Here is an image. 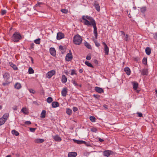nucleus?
Masks as SVG:
<instances>
[{
  "label": "nucleus",
  "instance_id": "1",
  "mask_svg": "<svg viewBox=\"0 0 157 157\" xmlns=\"http://www.w3.org/2000/svg\"><path fill=\"white\" fill-rule=\"evenodd\" d=\"M82 19L84 25L88 26L92 25L94 28V34L98 33L96 22L92 17L88 15H83L82 17Z\"/></svg>",
  "mask_w": 157,
  "mask_h": 157
},
{
  "label": "nucleus",
  "instance_id": "2",
  "mask_svg": "<svg viewBox=\"0 0 157 157\" xmlns=\"http://www.w3.org/2000/svg\"><path fill=\"white\" fill-rule=\"evenodd\" d=\"M82 38L78 34L75 35L73 37V42L75 44L80 45L82 43Z\"/></svg>",
  "mask_w": 157,
  "mask_h": 157
},
{
  "label": "nucleus",
  "instance_id": "3",
  "mask_svg": "<svg viewBox=\"0 0 157 157\" xmlns=\"http://www.w3.org/2000/svg\"><path fill=\"white\" fill-rule=\"evenodd\" d=\"M21 38V34L17 32L15 33L12 36L13 40L15 42H18Z\"/></svg>",
  "mask_w": 157,
  "mask_h": 157
},
{
  "label": "nucleus",
  "instance_id": "4",
  "mask_svg": "<svg viewBox=\"0 0 157 157\" xmlns=\"http://www.w3.org/2000/svg\"><path fill=\"white\" fill-rule=\"evenodd\" d=\"M73 58V56L71 52V50H70L69 52L66 55L65 57V59L67 61H71Z\"/></svg>",
  "mask_w": 157,
  "mask_h": 157
},
{
  "label": "nucleus",
  "instance_id": "5",
  "mask_svg": "<svg viewBox=\"0 0 157 157\" xmlns=\"http://www.w3.org/2000/svg\"><path fill=\"white\" fill-rule=\"evenodd\" d=\"M56 71L54 70H52L48 71L46 75V77L48 78H50L52 77L55 74Z\"/></svg>",
  "mask_w": 157,
  "mask_h": 157
},
{
  "label": "nucleus",
  "instance_id": "6",
  "mask_svg": "<svg viewBox=\"0 0 157 157\" xmlns=\"http://www.w3.org/2000/svg\"><path fill=\"white\" fill-rule=\"evenodd\" d=\"M3 77L5 81H9V79L10 78V75L9 73L6 72L3 75Z\"/></svg>",
  "mask_w": 157,
  "mask_h": 157
},
{
  "label": "nucleus",
  "instance_id": "7",
  "mask_svg": "<svg viewBox=\"0 0 157 157\" xmlns=\"http://www.w3.org/2000/svg\"><path fill=\"white\" fill-rule=\"evenodd\" d=\"M113 153V152L110 150H105L103 152V155L105 156L109 157Z\"/></svg>",
  "mask_w": 157,
  "mask_h": 157
},
{
  "label": "nucleus",
  "instance_id": "8",
  "mask_svg": "<svg viewBox=\"0 0 157 157\" xmlns=\"http://www.w3.org/2000/svg\"><path fill=\"white\" fill-rule=\"evenodd\" d=\"M104 47V51L105 52V54L106 55H108L109 54V48L107 46L105 42L102 43Z\"/></svg>",
  "mask_w": 157,
  "mask_h": 157
},
{
  "label": "nucleus",
  "instance_id": "9",
  "mask_svg": "<svg viewBox=\"0 0 157 157\" xmlns=\"http://www.w3.org/2000/svg\"><path fill=\"white\" fill-rule=\"evenodd\" d=\"M64 35L61 32L57 33L56 38L58 40H60L64 38Z\"/></svg>",
  "mask_w": 157,
  "mask_h": 157
},
{
  "label": "nucleus",
  "instance_id": "10",
  "mask_svg": "<svg viewBox=\"0 0 157 157\" xmlns=\"http://www.w3.org/2000/svg\"><path fill=\"white\" fill-rule=\"evenodd\" d=\"M53 139L56 141L60 142L62 140L61 138L58 135L53 136Z\"/></svg>",
  "mask_w": 157,
  "mask_h": 157
},
{
  "label": "nucleus",
  "instance_id": "11",
  "mask_svg": "<svg viewBox=\"0 0 157 157\" xmlns=\"http://www.w3.org/2000/svg\"><path fill=\"white\" fill-rule=\"evenodd\" d=\"M73 140L74 142L78 144H86V142L82 140H78L75 139H73Z\"/></svg>",
  "mask_w": 157,
  "mask_h": 157
},
{
  "label": "nucleus",
  "instance_id": "12",
  "mask_svg": "<svg viewBox=\"0 0 157 157\" xmlns=\"http://www.w3.org/2000/svg\"><path fill=\"white\" fill-rule=\"evenodd\" d=\"M50 52L52 56H55L56 55V51L54 48H50Z\"/></svg>",
  "mask_w": 157,
  "mask_h": 157
},
{
  "label": "nucleus",
  "instance_id": "13",
  "mask_svg": "<svg viewBox=\"0 0 157 157\" xmlns=\"http://www.w3.org/2000/svg\"><path fill=\"white\" fill-rule=\"evenodd\" d=\"M67 92V88H63L61 91V94L62 96L65 97Z\"/></svg>",
  "mask_w": 157,
  "mask_h": 157
},
{
  "label": "nucleus",
  "instance_id": "14",
  "mask_svg": "<svg viewBox=\"0 0 157 157\" xmlns=\"http://www.w3.org/2000/svg\"><path fill=\"white\" fill-rule=\"evenodd\" d=\"M95 90L96 92L99 93H101L104 92V90L102 88L98 86L95 87Z\"/></svg>",
  "mask_w": 157,
  "mask_h": 157
},
{
  "label": "nucleus",
  "instance_id": "15",
  "mask_svg": "<svg viewBox=\"0 0 157 157\" xmlns=\"http://www.w3.org/2000/svg\"><path fill=\"white\" fill-rule=\"evenodd\" d=\"M77 153L75 152H69L68 154V157H75L76 156Z\"/></svg>",
  "mask_w": 157,
  "mask_h": 157
},
{
  "label": "nucleus",
  "instance_id": "16",
  "mask_svg": "<svg viewBox=\"0 0 157 157\" xmlns=\"http://www.w3.org/2000/svg\"><path fill=\"white\" fill-rule=\"evenodd\" d=\"M124 71L125 72L126 74L129 75L130 74L131 71L130 68L128 67H126L124 68Z\"/></svg>",
  "mask_w": 157,
  "mask_h": 157
},
{
  "label": "nucleus",
  "instance_id": "17",
  "mask_svg": "<svg viewBox=\"0 0 157 157\" xmlns=\"http://www.w3.org/2000/svg\"><path fill=\"white\" fill-rule=\"evenodd\" d=\"M21 111L25 114H28L29 113L28 109L25 107L21 109Z\"/></svg>",
  "mask_w": 157,
  "mask_h": 157
},
{
  "label": "nucleus",
  "instance_id": "18",
  "mask_svg": "<svg viewBox=\"0 0 157 157\" xmlns=\"http://www.w3.org/2000/svg\"><path fill=\"white\" fill-rule=\"evenodd\" d=\"M94 6L98 11H99L100 10V7L99 4L97 2L94 3Z\"/></svg>",
  "mask_w": 157,
  "mask_h": 157
},
{
  "label": "nucleus",
  "instance_id": "19",
  "mask_svg": "<svg viewBox=\"0 0 157 157\" xmlns=\"http://www.w3.org/2000/svg\"><path fill=\"white\" fill-rule=\"evenodd\" d=\"M62 82L63 83H65L67 80V78L65 75H63L62 77Z\"/></svg>",
  "mask_w": 157,
  "mask_h": 157
},
{
  "label": "nucleus",
  "instance_id": "20",
  "mask_svg": "<svg viewBox=\"0 0 157 157\" xmlns=\"http://www.w3.org/2000/svg\"><path fill=\"white\" fill-rule=\"evenodd\" d=\"M133 84V88L135 90H136L138 87V84L136 82H132Z\"/></svg>",
  "mask_w": 157,
  "mask_h": 157
},
{
  "label": "nucleus",
  "instance_id": "21",
  "mask_svg": "<svg viewBox=\"0 0 157 157\" xmlns=\"http://www.w3.org/2000/svg\"><path fill=\"white\" fill-rule=\"evenodd\" d=\"M145 52L146 54L148 55H150L151 53V49L148 47H147L146 48Z\"/></svg>",
  "mask_w": 157,
  "mask_h": 157
},
{
  "label": "nucleus",
  "instance_id": "22",
  "mask_svg": "<svg viewBox=\"0 0 157 157\" xmlns=\"http://www.w3.org/2000/svg\"><path fill=\"white\" fill-rule=\"evenodd\" d=\"M52 106L53 108H56L59 106V103L56 101H53L52 103Z\"/></svg>",
  "mask_w": 157,
  "mask_h": 157
},
{
  "label": "nucleus",
  "instance_id": "23",
  "mask_svg": "<svg viewBox=\"0 0 157 157\" xmlns=\"http://www.w3.org/2000/svg\"><path fill=\"white\" fill-rule=\"evenodd\" d=\"M44 141V140L42 139H37L35 140V142L37 143H41Z\"/></svg>",
  "mask_w": 157,
  "mask_h": 157
},
{
  "label": "nucleus",
  "instance_id": "24",
  "mask_svg": "<svg viewBox=\"0 0 157 157\" xmlns=\"http://www.w3.org/2000/svg\"><path fill=\"white\" fill-rule=\"evenodd\" d=\"M148 73L147 70L146 69H144L141 71V75H147Z\"/></svg>",
  "mask_w": 157,
  "mask_h": 157
},
{
  "label": "nucleus",
  "instance_id": "25",
  "mask_svg": "<svg viewBox=\"0 0 157 157\" xmlns=\"http://www.w3.org/2000/svg\"><path fill=\"white\" fill-rule=\"evenodd\" d=\"M10 66L12 67L14 70H17L18 68L16 66L12 63H10Z\"/></svg>",
  "mask_w": 157,
  "mask_h": 157
},
{
  "label": "nucleus",
  "instance_id": "26",
  "mask_svg": "<svg viewBox=\"0 0 157 157\" xmlns=\"http://www.w3.org/2000/svg\"><path fill=\"white\" fill-rule=\"evenodd\" d=\"M14 86L16 89H19L21 87V85L20 83L17 82L15 84Z\"/></svg>",
  "mask_w": 157,
  "mask_h": 157
},
{
  "label": "nucleus",
  "instance_id": "27",
  "mask_svg": "<svg viewBox=\"0 0 157 157\" xmlns=\"http://www.w3.org/2000/svg\"><path fill=\"white\" fill-rule=\"evenodd\" d=\"M46 111L45 110H43L40 114V117L41 118H44L45 117Z\"/></svg>",
  "mask_w": 157,
  "mask_h": 157
},
{
  "label": "nucleus",
  "instance_id": "28",
  "mask_svg": "<svg viewBox=\"0 0 157 157\" xmlns=\"http://www.w3.org/2000/svg\"><path fill=\"white\" fill-rule=\"evenodd\" d=\"M6 121L3 117L0 118V126L4 124Z\"/></svg>",
  "mask_w": 157,
  "mask_h": 157
},
{
  "label": "nucleus",
  "instance_id": "29",
  "mask_svg": "<svg viewBox=\"0 0 157 157\" xmlns=\"http://www.w3.org/2000/svg\"><path fill=\"white\" fill-rule=\"evenodd\" d=\"M66 113L68 115H71L72 113V110L71 109L67 108V109Z\"/></svg>",
  "mask_w": 157,
  "mask_h": 157
},
{
  "label": "nucleus",
  "instance_id": "30",
  "mask_svg": "<svg viewBox=\"0 0 157 157\" xmlns=\"http://www.w3.org/2000/svg\"><path fill=\"white\" fill-rule=\"evenodd\" d=\"M28 72L29 74H31L34 73V70L32 67H30L29 68Z\"/></svg>",
  "mask_w": 157,
  "mask_h": 157
},
{
  "label": "nucleus",
  "instance_id": "31",
  "mask_svg": "<svg viewBox=\"0 0 157 157\" xmlns=\"http://www.w3.org/2000/svg\"><path fill=\"white\" fill-rule=\"evenodd\" d=\"M85 63L86 65H87L89 67L92 68L94 67L92 65V64L90 63H89V62L87 61H85Z\"/></svg>",
  "mask_w": 157,
  "mask_h": 157
},
{
  "label": "nucleus",
  "instance_id": "32",
  "mask_svg": "<svg viewBox=\"0 0 157 157\" xmlns=\"http://www.w3.org/2000/svg\"><path fill=\"white\" fill-rule=\"evenodd\" d=\"M12 133L14 135L16 136H17L19 134L18 132L15 130H13L12 131Z\"/></svg>",
  "mask_w": 157,
  "mask_h": 157
},
{
  "label": "nucleus",
  "instance_id": "33",
  "mask_svg": "<svg viewBox=\"0 0 157 157\" xmlns=\"http://www.w3.org/2000/svg\"><path fill=\"white\" fill-rule=\"evenodd\" d=\"M85 45L88 48L90 49L91 48V46L87 42H86L85 43Z\"/></svg>",
  "mask_w": 157,
  "mask_h": 157
},
{
  "label": "nucleus",
  "instance_id": "34",
  "mask_svg": "<svg viewBox=\"0 0 157 157\" xmlns=\"http://www.w3.org/2000/svg\"><path fill=\"white\" fill-rule=\"evenodd\" d=\"M40 42V39L38 38L34 40V42L36 44H39Z\"/></svg>",
  "mask_w": 157,
  "mask_h": 157
},
{
  "label": "nucleus",
  "instance_id": "35",
  "mask_svg": "<svg viewBox=\"0 0 157 157\" xmlns=\"http://www.w3.org/2000/svg\"><path fill=\"white\" fill-rule=\"evenodd\" d=\"M52 101V98L51 97H48L47 99V101L48 103H51Z\"/></svg>",
  "mask_w": 157,
  "mask_h": 157
},
{
  "label": "nucleus",
  "instance_id": "36",
  "mask_svg": "<svg viewBox=\"0 0 157 157\" xmlns=\"http://www.w3.org/2000/svg\"><path fill=\"white\" fill-rule=\"evenodd\" d=\"M90 119L91 121L94 122L95 121L96 118L94 117L91 116L90 117Z\"/></svg>",
  "mask_w": 157,
  "mask_h": 157
},
{
  "label": "nucleus",
  "instance_id": "37",
  "mask_svg": "<svg viewBox=\"0 0 157 157\" xmlns=\"http://www.w3.org/2000/svg\"><path fill=\"white\" fill-rule=\"evenodd\" d=\"M140 10L142 13H144L146 10V7H143L140 8Z\"/></svg>",
  "mask_w": 157,
  "mask_h": 157
},
{
  "label": "nucleus",
  "instance_id": "38",
  "mask_svg": "<svg viewBox=\"0 0 157 157\" xmlns=\"http://www.w3.org/2000/svg\"><path fill=\"white\" fill-rule=\"evenodd\" d=\"M9 115L7 113H6L4 114L2 117H3L4 119L6 121Z\"/></svg>",
  "mask_w": 157,
  "mask_h": 157
},
{
  "label": "nucleus",
  "instance_id": "39",
  "mask_svg": "<svg viewBox=\"0 0 157 157\" xmlns=\"http://www.w3.org/2000/svg\"><path fill=\"white\" fill-rule=\"evenodd\" d=\"M6 82H4L2 84V85L4 86H6V85H8L10 82L9 81H5Z\"/></svg>",
  "mask_w": 157,
  "mask_h": 157
},
{
  "label": "nucleus",
  "instance_id": "40",
  "mask_svg": "<svg viewBox=\"0 0 157 157\" xmlns=\"http://www.w3.org/2000/svg\"><path fill=\"white\" fill-rule=\"evenodd\" d=\"M61 11L63 13L66 14L68 12V10L65 9H62L61 10Z\"/></svg>",
  "mask_w": 157,
  "mask_h": 157
},
{
  "label": "nucleus",
  "instance_id": "41",
  "mask_svg": "<svg viewBox=\"0 0 157 157\" xmlns=\"http://www.w3.org/2000/svg\"><path fill=\"white\" fill-rule=\"evenodd\" d=\"M129 36L128 34H126L125 36V37L124 38V40L125 41H127L129 40Z\"/></svg>",
  "mask_w": 157,
  "mask_h": 157
},
{
  "label": "nucleus",
  "instance_id": "42",
  "mask_svg": "<svg viewBox=\"0 0 157 157\" xmlns=\"http://www.w3.org/2000/svg\"><path fill=\"white\" fill-rule=\"evenodd\" d=\"M91 131L93 132H96L97 131V129L96 128L94 127L91 128Z\"/></svg>",
  "mask_w": 157,
  "mask_h": 157
},
{
  "label": "nucleus",
  "instance_id": "43",
  "mask_svg": "<svg viewBox=\"0 0 157 157\" xmlns=\"http://www.w3.org/2000/svg\"><path fill=\"white\" fill-rule=\"evenodd\" d=\"M29 91L31 93H32L33 94H35L36 93L35 91L32 89H29Z\"/></svg>",
  "mask_w": 157,
  "mask_h": 157
},
{
  "label": "nucleus",
  "instance_id": "44",
  "mask_svg": "<svg viewBox=\"0 0 157 157\" xmlns=\"http://www.w3.org/2000/svg\"><path fill=\"white\" fill-rule=\"evenodd\" d=\"M142 62L143 64H147V59L144 58L142 60Z\"/></svg>",
  "mask_w": 157,
  "mask_h": 157
},
{
  "label": "nucleus",
  "instance_id": "45",
  "mask_svg": "<svg viewBox=\"0 0 157 157\" xmlns=\"http://www.w3.org/2000/svg\"><path fill=\"white\" fill-rule=\"evenodd\" d=\"M71 75H76L75 71L74 70H72L71 74Z\"/></svg>",
  "mask_w": 157,
  "mask_h": 157
},
{
  "label": "nucleus",
  "instance_id": "46",
  "mask_svg": "<svg viewBox=\"0 0 157 157\" xmlns=\"http://www.w3.org/2000/svg\"><path fill=\"white\" fill-rule=\"evenodd\" d=\"M71 82L75 86H78L75 80H72Z\"/></svg>",
  "mask_w": 157,
  "mask_h": 157
},
{
  "label": "nucleus",
  "instance_id": "47",
  "mask_svg": "<svg viewBox=\"0 0 157 157\" xmlns=\"http://www.w3.org/2000/svg\"><path fill=\"white\" fill-rule=\"evenodd\" d=\"M6 11L5 10H2L1 11V14L2 15H4L6 14Z\"/></svg>",
  "mask_w": 157,
  "mask_h": 157
},
{
  "label": "nucleus",
  "instance_id": "48",
  "mask_svg": "<svg viewBox=\"0 0 157 157\" xmlns=\"http://www.w3.org/2000/svg\"><path fill=\"white\" fill-rule=\"evenodd\" d=\"M29 130L30 131L33 132H34L35 131L36 128H29Z\"/></svg>",
  "mask_w": 157,
  "mask_h": 157
},
{
  "label": "nucleus",
  "instance_id": "49",
  "mask_svg": "<svg viewBox=\"0 0 157 157\" xmlns=\"http://www.w3.org/2000/svg\"><path fill=\"white\" fill-rule=\"evenodd\" d=\"M72 109H73V111L74 112H76L78 110L77 108L76 107H73Z\"/></svg>",
  "mask_w": 157,
  "mask_h": 157
},
{
  "label": "nucleus",
  "instance_id": "50",
  "mask_svg": "<svg viewBox=\"0 0 157 157\" xmlns=\"http://www.w3.org/2000/svg\"><path fill=\"white\" fill-rule=\"evenodd\" d=\"M138 116L140 117H143V114L141 113H137Z\"/></svg>",
  "mask_w": 157,
  "mask_h": 157
},
{
  "label": "nucleus",
  "instance_id": "51",
  "mask_svg": "<svg viewBox=\"0 0 157 157\" xmlns=\"http://www.w3.org/2000/svg\"><path fill=\"white\" fill-rule=\"evenodd\" d=\"M154 38L155 40H157V33L154 34Z\"/></svg>",
  "mask_w": 157,
  "mask_h": 157
},
{
  "label": "nucleus",
  "instance_id": "52",
  "mask_svg": "<svg viewBox=\"0 0 157 157\" xmlns=\"http://www.w3.org/2000/svg\"><path fill=\"white\" fill-rule=\"evenodd\" d=\"M34 44L33 43H32L30 44V48L31 49H33L34 48Z\"/></svg>",
  "mask_w": 157,
  "mask_h": 157
},
{
  "label": "nucleus",
  "instance_id": "53",
  "mask_svg": "<svg viewBox=\"0 0 157 157\" xmlns=\"http://www.w3.org/2000/svg\"><path fill=\"white\" fill-rule=\"evenodd\" d=\"M95 45L97 47H98L100 46V44L98 42H95Z\"/></svg>",
  "mask_w": 157,
  "mask_h": 157
},
{
  "label": "nucleus",
  "instance_id": "54",
  "mask_svg": "<svg viewBox=\"0 0 157 157\" xmlns=\"http://www.w3.org/2000/svg\"><path fill=\"white\" fill-rule=\"evenodd\" d=\"M91 58L90 56L88 55L86 57V59L87 60H90L91 59Z\"/></svg>",
  "mask_w": 157,
  "mask_h": 157
},
{
  "label": "nucleus",
  "instance_id": "55",
  "mask_svg": "<svg viewBox=\"0 0 157 157\" xmlns=\"http://www.w3.org/2000/svg\"><path fill=\"white\" fill-rule=\"evenodd\" d=\"M25 124L27 125H29L31 124V122L30 121H28L25 122Z\"/></svg>",
  "mask_w": 157,
  "mask_h": 157
},
{
  "label": "nucleus",
  "instance_id": "56",
  "mask_svg": "<svg viewBox=\"0 0 157 157\" xmlns=\"http://www.w3.org/2000/svg\"><path fill=\"white\" fill-rule=\"evenodd\" d=\"M13 109L14 110H17V106H14L13 108Z\"/></svg>",
  "mask_w": 157,
  "mask_h": 157
},
{
  "label": "nucleus",
  "instance_id": "57",
  "mask_svg": "<svg viewBox=\"0 0 157 157\" xmlns=\"http://www.w3.org/2000/svg\"><path fill=\"white\" fill-rule=\"evenodd\" d=\"M103 107L106 109H108V106L106 105H103Z\"/></svg>",
  "mask_w": 157,
  "mask_h": 157
},
{
  "label": "nucleus",
  "instance_id": "58",
  "mask_svg": "<svg viewBox=\"0 0 157 157\" xmlns=\"http://www.w3.org/2000/svg\"><path fill=\"white\" fill-rule=\"evenodd\" d=\"M93 96L96 98H99V96L95 94H94Z\"/></svg>",
  "mask_w": 157,
  "mask_h": 157
},
{
  "label": "nucleus",
  "instance_id": "59",
  "mask_svg": "<svg viewBox=\"0 0 157 157\" xmlns=\"http://www.w3.org/2000/svg\"><path fill=\"white\" fill-rule=\"evenodd\" d=\"M94 34L95 37V39H97L98 38V33H96Z\"/></svg>",
  "mask_w": 157,
  "mask_h": 157
},
{
  "label": "nucleus",
  "instance_id": "60",
  "mask_svg": "<svg viewBox=\"0 0 157 157\" xmlns=\"http://www.w3.org/2000/svg\"><path fill=\"white\" fill-rule=\"evenodd\" d=\"M42 4V3L41 2H38L37 3V4H36V5L37 6H40V5L41 4Z\"/></svg>",
  "mask_w": 157,
  "mask_h": 157
},
{
  "label": "nucleus",
  "instance_id": "61",
  "mask_svg": "<svg viewBox=\"0 0 157 157\" xmlns=\"http://www.w3.org/2000/svg\"><path fill=\"white\" fill-rule=\"evenodd\" d=\"M98 140L100 142H102L104 141L103 139H101L100 138H99Z\"/></svg>",
  "mask_w": 157,
  "mask_h": 157
},
{
  "label": "nucleus",
  "instance_id": "62",
  "mask_svg": "<svg viewBox=\"0 0 157 157\" xmlns=\"http://www.w3.org/2000/svg\"><path fill=\"white\" fill-rule=\"evenodd\" d=\"M59 49L61 50H63V47L62 46H59Z\"/></svg>",
  "mask_w": 157,
  "mask_h": 157
},
{
  "label": "nucleus",
  "instance_id": "63",
  "mask_svg": "<svg viewBox=\"0 0 157 157\" xmlns=\"http://www.w3.org/2000/svg\"><path fill=\"white\" fill-rule=\"evenodd\" d=\"M120 32L122 35H123L124 36L125 35V33L124 31H121Z\"/></svg>",
  "mask_w": 157,
  "mask_h": 157
},
{
  "label": "nucleus",
  "instance_id": "64",
  "mask_svg": "<svg viewBox=\"0 0 157 157\" xmlns=\"http://www.w3.org/2000/svg\"><path fill=\"white\" fill-rule=\"evenodd\" d=\"M79 71L80 73H82L83 72V71L82 69H80L79 70Z\"/></svg>",
  "mask_w": 157,
  "mask_h": 157
}]
</instances>
